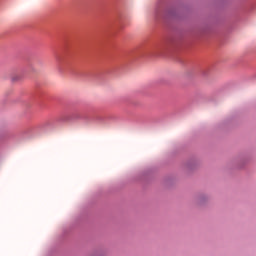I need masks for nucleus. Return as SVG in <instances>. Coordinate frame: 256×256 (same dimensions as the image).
<instances>
[{
	"label": "nucleus",
	"mask_w": 256,
	"mask_h": 256,
	"mask_svg": "<svg viewBox=\"0 0 256 256\" xmlns=\"http://www.w3.org/2000/svg\"><path fill=\"white\" fill-rule=\"evenodd\" d=\"M12 81H17V78H15V77H12Z\"/></svg>",
	"instance_id": "obj_1"
}]
</instances>
